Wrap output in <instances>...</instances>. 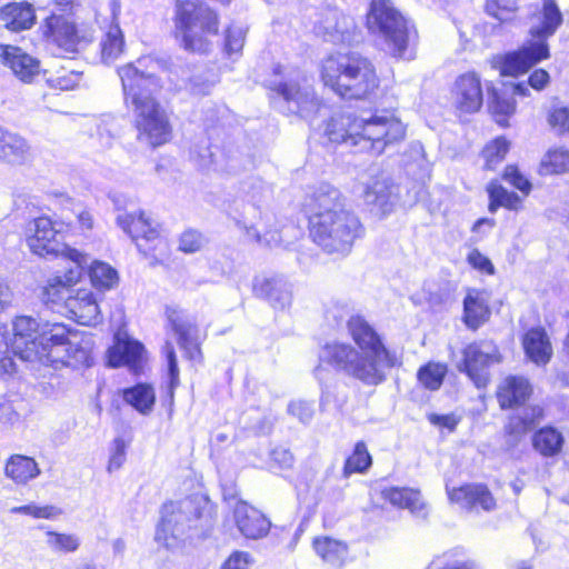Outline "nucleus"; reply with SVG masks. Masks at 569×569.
<instances>
[{"label":"nucleus","instance_id":"obj_28","mask_svg":"<svg viewBox=\"0 0 569 569\" xmlns=\"http://www.w3.org/2000/svg\"><path fill=\"white\" fill-rule=\"evenodd\" d=\"M34 22V10L29 3L11 2L0 7V23L10 31L28 30Z\"/></svg>","mask_w":569,"mask_h":569},{"label":"nucleus","instance_id":"obj_57","mask_svg":"<svg viewBox=\"0 0 569 569\" xmlns=\"http://www.w3.org/2000/svg\"><path fill=\"white\" fill-rule=\"evenodd\" d=\"M288 413L302 423H309L313 417V403L305 400H295L288 405Z\"/></svg>","mask_w":569,"mask_h":569},{"label":"nucleus","instance_id":"obj_18","mask_svg":"<svg viewBox=\"0 0 569 569\" xmlns=\"http://www.w3.org/2000/svg\"><path fill=\"white\" fill-rule=\"evenodd\" d=\"M74 263L63 276L50 277L41 289L40 297L46 305L58 306L64 301L68 296H72L71 287L76 284L83 274V267L88 262L72 261Z\"/></svg>","mask_w":569,"mask_h":569},{"label":"nucleus","instance_id":"obj_31","mask_svg":"<svg viewBox=\"0 0 569 569\" xmlns=\"http://www.w3.org/2000/svg\"><path fill=\"white\" fill-rule=\"evenodd\" d=\"M4 475L17 485H26L40 475V468L31 457L12 455L6 462Z\"/></svg>","mask_w":569,"mask_h":569},{"label":"nucleus","instance_id":"obj_52","mask_svg":"<svg viewBox=\"0 0 569 569\" xmlns=\"http://www.w3.org/2000/svg\"><path fill=\"white\" fill-rule=\"evenodd\" d=\"M490 108L496 116L503 117V119H497V122L505 126L507 123L506 117L513 114L516 111V101L511 97H503L493 92Z\"/></svg>","mask_w":569,"mask_h":569},{"label":"nucleus","instance_id":"obj_22","mask_svg":"<svg viewBox=\"0 0 569 569\" xmlns=\"http://www.w3.org/2000/svg\"><path fill=\"white\" fill-rule=\"evenodd\" d=\"M453 96L460 111L467 113L478 111L482 106L480 78L473 72L461 74L456 80Z\"/></svg>","mask_w":569,"mask_h":569},{"label":"nucleus","instance_id":"obj_19","mask_svg":"<svg viewBox=\"0 0 569 569\" xmlns=\"http://www.w3.org/2000/svg\"><path fill=\"white\" fill-rule=\"evenodd\" d=\"M233 520L237 529L246 539H262L271 528L270 520L261 511L244 501L237 502L233 509Z\"/></svg>","mask_w":569,"mask_h":569},{"label":"nucleus","instance_id":"obj_56","mask_svg":"<svg viewBox=\"0 0 569 569\" xmlns=\"http://www.w3.org/2000/svg\"><path fill=\"white\" fill-rule=\"evenodd\" d=\"M244 43V31L241 28L231 27L227 30L224 50L229 57L239 54Z\"/></svg>","mask_w":569,"mask_h":569},{"label":"nucleus","instance_id":"obj_34","mask_svg":"<svg viewBox=\"0 0 569 569\" xmlns=\"http://www.w3.org/2000/svg\"><path fill=\"white\" fill-rule=\"evenodd\" d=\"M312 546L316 553L335 568L341 567L348 557V546L341 540L322 536L315 538Z\"/></svg>","mask_w":569,"mask_h":569},{"label":"nucleus","instance_id":"obj_53","mask_svg":"<svg viewBox=\"0 0 569 569\" xmlns=\"http://www.w3.org/2000/svg\"><path fill=\"white\" fill-rule=\"evenodd\" d=\"M163 352L167 357L168 361V369H169V396L172 400L173 398V390L179 383V368H178V361L174 352L173 345L169 341H167L163 346Z\"/></svg>","mask_w":569,"mask_h":569},{"label":"nucleus","instance_id":"obj_60","mask_svg":"<svg viewBox=\"0 0 569 569\" xmlns=\"http://www.w3.org/2000/svg\"><path fill=\"white\" fill-rule=\"evenodd\" d=\"M467 260L475 269H478L488 274H492L495 272V268L491 261L478 249L471 250L467 257Z\"/></svg>","mask_w":569,"mask_h":569},{"label":"nucleus","instance_id":"obj_42","mask_svg":"<svg viewBox=\"0 0 569 569\" xmlns=\"http://www.w3.org/2000/svg\"><path fill=\"white\" fill-rule=\"evenodd\" d=\"M541 169L549 174L569 171V150L563 148L550 150L542 159Z\"/></svg>","mask_w":569,"mask_h":569},{"label":"nucleus","instance_id":"obj_37","mask_svg":"<svg viewBox=\"0 0 569 569\" xmlns=\"http://www.w3.org/2000/svg\"><path fill=\"white\" fill-rule=\"evenodd\" d=\"M123 399L140 413L149 415L153 409L156 395L151 386L138 383L123 391Z\"/></svg>","mask_w":569,"mask_h":569},{"label":"nucleus","instance_id":"obj_3","mask_svg":"<svg viewBox=\"0 0 569 569\" xmlns=\"http://www.w3.org/2000/svg\"><path fill=\"white\" fill-rule=\"evenodd\" d=\"M151 58H142L137 63H128L118 69L124 102L134 113L138 138L152 147L161 146L171 138V126L166 111L154 99L160 81L152 72L144 71Z\"/></svg>","mask_w":569,"mask_h":569},{"label":"nucleus","instance_id":"obj_49","mask_svg":"<svg viewBox=\"0 0 569 569\" xmlns=\"http://www.w3.org/2000/svg\"><path fill=\"white\" fill-rule=\"evenodd\" d=\"M47 545L54 551L72 552L79 547V539L74 535L47 532Z\"/></svg>","mask_w":569,"mask_h":569},{"label":"nucleus","instance_id":"obj_9","mask_svg":"<svg viewBox=\"0 0 569 569\" xmlns=\"http://www.w3.org/2000/svg\"><path fill=\"white\" fill-rule=\"evenodd\" d=\"M44 339L51 340V342L43 353L41 363L56 369L61 367L79 369L91 366L92 341L90 337L79 338L77 335H71L64 325L56 322L44 332Z\"/></svg>","mask_w":569,"mask_h":569},{"label":"nucleus","instance_id":"obj_8","mask_svg":"<svg viewBox=\"0 0 569 569\" xmlns=\"http://www.w3.org/2000/svg\"><path fill=\"white\" fill-rule=\"evenodd\" d=\"M176 37L191 52H207L210 37L219 31L217 13L199 0H177Z\"/></svg>","mask_w":569,"mask_h":569},{"label":"nucleus","instance_id":"obj_29","mask_svg":"<svg viewBox=\"0 0 569 569\" xmlns=\"http://www.w3.org/2000/svg\"><path fill=\"white\" fill-rule=\"evenodd\" d=\"M490 316L488 301L483 293L472 289L469 290L463 300V320L468 328L477 330Z\"/></svg>","mask_w":569,"mask_h":569},{"label":"nucleus","instance_id":"obj_45","mask_svg":"<svg viewBox=\"0 0 569 569\" xmlns=\"http://www.w3.org/2000/svg\"><path fill=\"white\" fill-rule=\"evenodd\" d=\"M508 150L509 142L502 137H499L492 142L488 143L482 151L483 158L486 160V168L493 170L496 166L505 158Z\"/></svg>","mask_w":569,"mask_h":569},{"label":"nucleus","instance_id":"obj_61","mask_svg":"<svg viewBox=\"0 0 569 569\" xmlns=\"http://www.w3.org/2000/svg\"><path fill=\"white\" fill-rule=\"evenodd\" d=\"M213 83V80H209L202 74H194L189 79L188 88L193 94L204 96L210 92Z\"/></svg>","mask_w":569,"mask_h":569},{"label":"nucleus","instance_id":"obj_51","mask_svg":"<svg viewBox=\"0 0 569 569\" xmlns=\"http://www.w3.org/2000/svg\"><path fill=\"white\" fill-rule=\"evenodd\" d=\"M10 512L27 515L36 519H54L61 513L60 509L54 506H37L33 503L12 507Z\"/></svg>","mask_w":569,"mask_h":569},{"label":"nucleus","instance_id":"obj_58","mask_svg":"<svg viewBox=\"0 0 569 569\" xmlns=\"http://www.w3.org/2000/svg\"><path fill=\"white\" fill-rule=\"evenodd\" d=\"M253 563L252 556L247 551H233L221 565L220 569H249Z\"/></svg>","mask_w":569,"mask_h":569},{"label":"nucleus","instance_id":"obj_6","mask_svg":"<svg viewBox=\"0 0 569 569\" xmlns=\"http://www.w3.org/2000/svg\"><path fill=\"white\" fill-rule=\"evenodd\" d=\"M321 78L343 99H365L378 88L372 63L357 53H337L322 63Z\"/></svg>","mask_w":569,"mask_h":569},{"label":"nucleus","instance_id":"obj_25","mask_svg":"<svg viewBox=\"0 0 569 569\" xmlns=\"http://www.w3.org/2000/svg\"><path fill=\"white\" fill-rule=\"evenodd\" d=\"M2 57L3 62L23 82L33 81L40 73V61L18 47H6Z\"/></svg>","mask_w":569,"mask_h":569},{"label":"nucleus","instance_id":"obj_2","mask_svg":"<svg viewBox=\"0 0 569 569\" xmlns=\"http://www.w3.org/2000/svg\"><path fill=\"white\" fill-rule=\"evenodd\" d=\"M305 210L312 240L328 253L348 254L365 234L358 216L333 186L321 183L306 199Z\"/></svg>","mask_w":569,"mask_h":569},{"label":"nucleus","instance_id":"obj_1","mask_svg":"<svg viewBox=\"0 0 569 569\" xmlns=\"http://www.w3.org/2000/svg\"><path fill=\"white\" fill-rule=\"evenodd\" d=\"M348 330L359 350L349 343L332 341L319 351L320 365L315 369L321 382L328 365L367 386H378L386 379V369L395 366L396 357L382 343L373 328L360 316L348 320Z\"/></svg>","mask_w":569,"mask_h":569},{"label":"nucleus","instance_id":"obj_43","mask_svg":"<svg viewBox=\"0 0 569 569\" xmlns=\"http://www.w3.org/2000/svg\"><path fill=\"white\" fill-rule=\"evenodd\" d=\"M447 373V367L441 363L429 362L418 371L419 382L427 389L438 390Z\"/></svg>","mask_w":569,"mask_h":569},{"label":"nucleus","instance_id":"obj_40","mask_svg":"<svg viewBox=\"0 0 569 569\" xmlns=\"http://www.w3.org/2000/svg\"><path fill=\"white\" fill-rule=\"evenodd\" d=\"M485 11L501 23L513 22L518 17L517 0H486Z\"/></svg>","mask_w":569,"mask_h":569},{"label":"nucleus","instance_id":"obj_11","mask_svg":"<svg viewBox=\"0 0 569 569\" xmlns=\"http://www.w3.org/2000/svg\"><path fill=\"white\" fill-rule=\"evenodd\" d=\"M58 223L48 217H39L29 223L27 244L30 250L41 257L63 256L71 261L88 262L81 251L63 243Z\"/></svg>","mask_w":569,"mask_h":569},{"label":"nucleus","instance_id":"obj_23","mask_svg":"<svg viewBox=\"0 0 569 569\" xmlns=\"http://www.w3.org/2000/svg\"><path fill=\"white\" fill-rule=\"evenodd\" d=\"M109 7L112 22L100 41L101 59L106 63L117 60L124 50V37L118 23L121 9L119 0H111Z\"/></svg>","mask_w":569,"mask_h":569},{"label":"nucleus","instance_id":"obj_16","mask_svg":"<svg viewBox=\"0 0 569 569\" xmlns=\"http://www.w3.org/2000/svg\"><path fill=\"white\" fill-rule=\"evenodd\" d=\"M355 29L353 20L337 8H328L321 12L315 23V32L326 41L350 42Z\"/></svg>","mask_w":569,"mask_h":569},{"label":"nucleus","instance_id":"obj_55","mask_svg":"<svg viewBox=\"0 0 569 569\" xmlns=\"http://www.w3.org/2000/svg\"><path fill=\"white\" fill-rule=\"evenodd\" d=\"M503 179L520 190L525 196H528L531 191V182L518 170L516 166L506 167Z\"/></svg>","mask_w":569,"mask_h":569},{"label":"nucleus","instance_id":"obj_12","mask_svg":"<svg viewBox=\"0 0 569 569\" xmlns=\"http://www.w3.org/2000/svg\"><path fill=\"white\" fill-rule=\"evenodd\" d=\"M53 323L40 325L36 318L19 316L12 322V351L26 361H40L49 348L51 340L44 339V332Z\"/></svg>","mask_w":569,"mask_h":569},{"label":"nucleus","instance_id":"obj_15","mask_svg":"<svg viewBox=\"0 0 569 569\" xmlns=\"http://www.w3.org/2000/svg\"><path fill=\"white\" fill-rule=\"evenodd\" d=\"M117 223L130 234L139 251L146 256L164 244V240L159 234L158 224L142 211L138 214L121 213L117 217Z\"/></svg>","mask_w":569,"mask_h":569},{"label":"nucleus","instance_id":"obj_20","mask_svg":"<svg viewBox=\"0 0 569 569\" xmlns=\"http://www.w3.org/2000/svg\"><path fill=\"white\" fill-rule=\"evenodd\" d=\"M64 310L70 318L82 326H94L101 320L100 309L92 291L79 289L76 295L68 296Z\"/></svg>","mask_w":569,"mask_h":569},{"label":"nucleus","instance_id":"obj_64","mask_svg":"<svg viewBox=\"0 0 569 569\" xmlns=\"http://www.w3.org/2000/svg\"><path fill=\"white\" fill-rule=\"evenodd\" d=\"M271 458L281 468H289L293 463L292 453L288 449L282 447L274 448L271 452Z\"/></svg>","mask_w":569,"mask_h":569},{"label":"nucleus","instance_id":"obj_63","mask_svg":"<svg viewBox=\"0 0 569 569\" xmlns=\"http://www.w3.org/2000/svg\"><path fill=\"white\" fill-rule=\"evenodd\" d=\"M550 82V76L549 73L543 69H537L535 70L529 79L528 83L529 86L538 91L543 90Z\"/></svg>","mask_w":569,"mask_h":569},{"label":"nucleus","instance_id":"obj_13","mask_svg":"<svg viewBox=\"0 0 569 569\" xmlns=\"http://www.w3.org/2000/svg\"><path fill=\"white\" fill-rule=\"evenodd\" d=\"M500 361V352L492 341H475L463 349L458 370L466 373L477 388H485L490 381L491 366Z\"/></svg>","mask_w":569,"mask_h":569},{"label":"nucleus","instance_id":"obj_47","mask_svg":"<svg viewBox=\"0 0 569 569\" xmlns=\"http://www.w3.org/2000/svg\"><path fill=\"white\" fill-rule=\"evenodd\" d=\"M547 122L556 134L569 133V107H552L547 114Z\"/></svg>","mask_w":569,"mask_h":569},{"label":"nucleus","instance_id":"obj_5","mask_svg":"<svg viewBox=\"0 0 569 569\" xmlns=\"http://www.w3.org/2000/svg\"><path fill=\"white\" fill-rule=\"evenodd\" d=\"M529 19L531 40L501 58L499 68L503 76L516 77L525 73L535 64L550 57L547 41L563 22V16L557 1L541 0L540 7H537Z\"/></svg>","mask_w":569,"mask_h":569},{"label":"nucleus","instance_id":"obj_26","mask_svg":"<svg viewBox=\"0 0 569 569\" xmlns=\"http://www.w3.org/2000/svg\"><path fill=\"white\" fill-rule=\"evenodd\" d=\"M531 392L532 388L528 379L519 376H510L499 386L497 398L502 409H509L523 405Z\"/></svg>","mask_w":569,"mask_h":569},{"label":"nucleus","instance_id":"obj_41","mask_svg":"<svg viewBox=\"0 0 569 569\" xmlns=\"http://www.w3.org/2000/svg\"><path fill=\"white\" fill-rule=\"evenodd\" d=\"M241 191L254 206L264 202L272 194L271 187L258 177H250L243 181Z\"/></svg>","mask_w":569,"mask_h":569},{"label":"nucleus","instance_id":"obj_36","mask_svg":"<svg viewBox=\"0 0 569 569\" xmlns=\"http://www.w3.org/2000/svg\"><path fill=\"white\" fill-rule=\"evenodd\" d=\"M174 332L178 336V343L184 350L186 357L190 360H198L201 356L199 345L196 340L197 328L190 321L171 318Z\"/></svg>","mask_w":569,"mask_h":569},{"label":"nucleus","instance_id":"obj_50","mask_svg":"<svg viewBox=\"0 0 569 569\" xmlns=\"http://www.w3.org/2000/svg\"><path fill=\"white\" fill-rule=\"evenodd\" d=\"M489 198L500 201V204L510 210H518L521 207V198L511 191H508L501 184L490 183L488 186Z\"/></svg>","mask_w":569,"mask_h":569},{"label":"nucleus","instance_id":"obj_46","mask_svg":"<svg viewBox=\"0 0 569 569\" xmlns=\"http://www.w3.org/2000/svg\"><path fill=\"white\" fill-rule=\"evenodd\" d=\"M533 428V421L528 417L512 416L506 426V433L508 436V443L516 446L520 439Z\"/></svg>","mask_w":569,"mask_h":569},{"label":"nucleus","instance_id":"obj_39","mask_svg":"<svg viewBox=\"0 0 569 569\" xmlns=\"http://www.w3.org/2000/svg\"><path fill=\"white\" fill-rule=\"evenodd\" d=\"M88 258V264H84L83 271L89 269V274L92 284L99 289H111L118 282L117 271L108 263L100 261H91L90 257L84 253Z\"/></svg>","mask_w":569,"mask_h":569},{"label":"nucleus","instance_id":"obj_38","mask_svg":"<svg viewBox=\"0 0 569 569\" xmlns=\"http://www.w3.org/2000/svg\"><path fill=\"white\" fill-rule=\"evenodd\" d=\"M533 448L545 457H552L560 452L563 445L562 435L552 427L537 431L532 439Z\"/></svg>","mask_w":569,"mask_h":569},{"label":"nucleus","instance_id":"obj_32","mask_svg":"<svg viewBox=\"0 0 569 569\" xmlns=\"http://www.w3.org/2000/svg\"><path fill=\"white\" fill-rule=\"evenodd\" d=\"M523 348L528 358L536 365H546L552 355L549 338L541 328H532L525 335Z\"/></svg>","mask_w":569,"mask_h":569},{"label":"nucleus","instance_id":"obj_30","mask_svg":"<svg viewBox=\"0 0 569 569\" xmlns=\"http://www.w3.org/2000/svg\"><path fill=\"white\" fill-rule=\"evenodd\" d=\"M30 156L28 142L16 133L0 128V159L11 164H22Z\"/></svg>","mask_w":569,"mask_h":569},{"label":"nucleus","instance_id":"obj_21","mask_svg":"<svg viewBox=\"0 0 569 569\" xmlns=\"http://www.w3.org/2000/svg\"><path fill=\"white\" fill-rule=\"evenodd\" d=\"M447 493L451 502L468 511H491L496 507L491 492L483 485H465L452 490L447 488Z\"/></svg>","mask_w":569,"mask_h":569},{"label":"nucleus","instance_id":"obj_4","mask_svg":"<svg viewBox=\"0 0 569 569\" xmlns=\"http://www.w3.org/2000/svg\"><path fill=\"white\" fill-rule=\"evenodd\" d=\"M325 134L330 142L346 143L379 156L388 146L403 140L406 127L391 114L365 118L353 113H338L327 122Z\"/></svg>","mask_w":569,"mask_h":569},{"label":"nucleus","instance_id":"obj_62","mask_svg":"<svg viewBox=\"0 0 569 569\" xmlns=\"http://www.w3.org/2000/svg\"><path fill=\"white\" fill-rule=\"evenodd\" d=\"M19 420V413L10 402H0V426H13Z\"/></svg>","mask_w":569,"mask_h":569},{"label":"nucleus","instance_id":"obj_54","mask_svg":"<svg viewBox=\"0 0 569 569\" xmlns=\"http://www.w3.org/2000/svg\"><path fill=\"white\" fill-rule=\"evenodd\" d=\"M206 243L203 236L196 230L184 231L179 239V249L186 253L199 251Z\"/></svg>","mask_w":569,"mask_h":569},{"label":"nucleus","instance_id":"obj_35","mask_svg":"<svg viewBox=\"0 0 569 569\" xmlns=\"http://www.w3.org/2000/svg\"><path fill=\"white\" fill-rule=\"evenodd\" d=\"M144 347L136 340L119 341L109 350V365L120 367L122 365L136 366L142 358Z\"/></svg>","mask_w":569,"mask_h":569},{"label":"nucleus","instance_id":"obj_24","mask_svg":"<svg viewBox=\"0 0 569 569\" xmlns=\"http://www.w3.org/2000/svg\"><path fill=\"white\" fill-rule=\"evenodd\" d=\"M256 295L266 299L274 309L283 310L291 303V290L282 277L257 278L253 284Z\"/></svg>","mask_w":569,"mask_h":569},{"label":"nucleus","instance_id":"obj_59","mask_svg":"<svg viewBox=\"0 0 569 569\" xmlns=\"http://www.w3.org/2000/svg\"><path fill=\"white\" fill-rule=\"evenodd\" d=\"M126 461V443L123 439L117 438L113 441V451L110 456L108 463V471L112 472L122 467Z\"/></svg>","mask_w":569,"mask_h":569},{"label":"nucleus","instance_id":"obj_33","mask_svg":"<svg viewBox=\"0 0 569 569\" xmlns=\"http://www.w3.org/2000/svg\"><path fill=\"white\" fill-rule=\"evenodd\" d=\"M44 34L52 39L59 47L67 50L73 48L77 43V29L73 22L68 21L63 16L53 12L47 19V30Z\"/></svg>","mask_w":569,"mask_h":569},{"label":"nucleus","instance_id":"obj_44","mask_svg":"<svg viewBox=\"0 0 569 569\" xmlns=\"http://www.w3.org/2000/svg\"><path fill=\"white\" fill-rule=\"evenodd\" d=\"M371 466V456L369 455L365 442H358L353 453L346 460L343 472L349 476L353 472H363Z\"/></svg>","mask_w":569,"mask_h":569},{"label":"nucleus","instance_id":"obj_10","mask_svg":"<svg viewBox=\"0 0 569 569\" xmlns=\"http://www.w3.org/2000/svg\"><path fill=\"white\" fill-rule=\"evenodd\" d=\"M200 517L201 509L197 498L189 497L181 501L166 503L162 507V517L154 539L166 548H172Z\"/></svg>","mask_w":569,"mask_h":569},{"label":"nucleus","instance_id":"obj_48","mask_svg":"<svg viewBox=\"0 0 569 569\" xmlns=\"http://www.w3.org/2000/svg\"><path fill=\"white\" fill-rule=\"evenodd\" d=\"M82 73L62 68L56 74L47 79L48 83L56 89L72 90L80 83Z\"/></svg>","mask_w":569,"mask_h":569},{"label":"nucleus","instance_id":"obj_7","mask_svg":"<svg viewBox=\"0 0 569 569\" xmlns=\"http://www.w3.org/2000/svg\"><path fill=\"white\" fill-rule=\"evenodd\" d=\"M367 27L383 38L393 57L405 60L415 58V26L393 7L391 0H371Z\"/></svg>","mask_w":569,"mask_h":569},{"label":"nucleus","instance_id":"obj_27","mask_svg":"<svg viewBox=\"0 0 569 569\" xmlns=\"http://www.w3.org/2000/svg\"><path fill=\"white\" fill-rule=\"evenodd\" d=\"M381 497L395 507L410 510L417 518L426 519L428 516V507L418 490L389 487L381 490Z\"/></svg>","mask_w":569,"mask_h":569},{"label":"nucleus","instance_id":"obj_14","mask_svg":"<svg viewBox=\"0 0 569 569\" xmlns=\"http://www.w3.org/2000/svg\"><path fill=\"white\" fill-rule=\"evenodd\" d=\"M274 90L282 98L288 113L312 120L320 110L321 101L306 79L280 82Z\"/></svg>","mask_w":569,"mask_h":569},{"label":"nucleus","instance_id":"obj_17","mask_svg":"<svg viewBox=\"0 0 569 569\" xmlns=\"http://www.w3.org/2000/svg\"><path fill=\"white\" fill-rule=\"evenodd\" d=\"M362 198L370 212L385 216L397 201V186L389 177H377L366 186Z\"/></svg>","mask_w":569,"mask_h":569}]
</instances>
